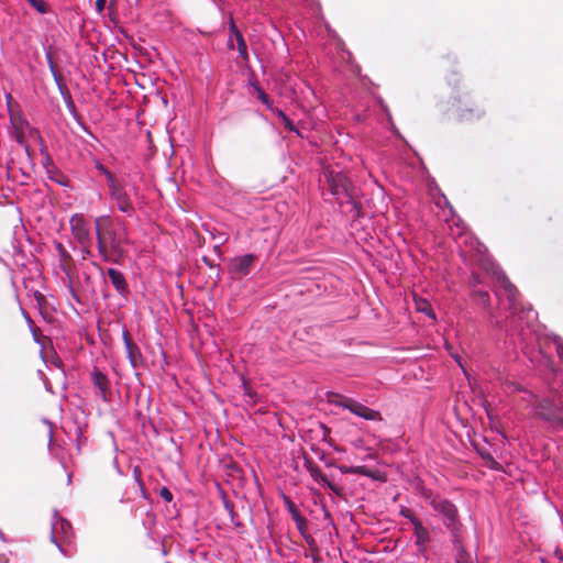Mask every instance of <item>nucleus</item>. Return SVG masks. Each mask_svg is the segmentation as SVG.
<instances>
[{"instance_id":"obj_1","label":"nucleus","mask_w":563,"mask_h":563,"mask_svg":"<svg viewBox=\"0 0 563 563\" xmlns=\"http://www.w3.org/2000/svg\"><path fill=\"white\" fill-rule=\"evenodd\" d=\"M495 295L510 311L511 323L518 331L522 342L531 340L533 335L532 323L537 319V312L531 307H523L519 299V292L505 273L495 264Z\"/></svg>"},{"instance_id":"obj_2","label":"nucleus","mask_w":563,"mask_h":563,"mask_svg":"<svg viewBox=\"0 0 563 563\" xmlns=\"http://www.w3.org/2000/svg\"><path fill=\"white\" fill-rule=\"evenodd\" d=\"M97 250L103 262L120 264L125 257L126 234L117 229L110 216H99L93 220Z\"/></svg>"},{"instance_id":"obj_3","label":"nucleus","mask_w":563,"mask_h":563,"mask_svg":"<svg viewBox=\"0 0 563 563\" xmlns=\"http://www.w3.org/2000/svg\"><path fill=\"white\" fill-rule=\"evenodd\" d=\"M514 390L522 393L521 399L533 407L534 413L543 420L553 431H563V390L552 398H539L538 395L523 388L520 384H512Z\"/></svg>"},{"instance_id":"obj_4","label":"nucleus","mask_w":563,"mask_h":563,"mask_svg":"<svg viewBox=\"0 0 563 563\" xmlns=\"http://www.w3.org/2000/svg\"><path fill=\"white\" fill-rule=\"evenodd\" d=\"M323 176L329 186L330 192L335 197V199L341 201L343 198H346L347 202L351 203L352 209L355 210L356 214H358L361 203L356 200L357 192L351 180L341 172H334L331 169H325Z\"/></svg>"},{"instance_id":"obj_5","label":"nucleus","mask_w":563,"mask_h":563,"mask_svg":"<svg viewBox=\"0 0 563 563\" xmlns=\"http://www.w3.org/2000/svg\"><path fill=\"white\" fill-rule=\"evenodd\" d=\"M433 509L443 516V521L446 528L452 532V534H456V532L462 531V525L457 517L456 507L446 499H433L432 500Z\"/></svg>"},{"instance_id":"obj_6","label":"nucleus","mask_w":563,"mask_h":563,"mask_svg":"<svg viewBox=\"0 0 563 563\" xmlns=\"http://www.w3.org/2000/svg\"><path fill=\"white\" fill-rule=\"evenodd\" d=\"M10 114V121L14 130V136L19 144L24 143L26 135L36 136L37 130L33 129L27 120H25L20 111V108H8Z\"/></svg>"},{"instance_id":"obj_7","label":"nucleus","mask_w":563,"mask_h":563,"mask_svg":"<svg viewBox=\"0 0 563 563\" xmlns=\"http://www.w3.org/2000/svg\"><path fill=\"white\" fill-rule=\"evenodd\" d=\"M70 232L78 244H88L92 241L90 228L85 217L80 213H75L69 220Z\"/></svg>"},{"instance_id":"obj_8","label":"nucleus","mask_w":563,"mask_h":563,"mask_svg":"<svg viewBox=\"0 0 563 563\" xmlns=\"http://www.w3.org/2000/svg\"><path fill=\"white\" fill-rule=\"evenodd\" d=\"M255 261L256 256L253 254L234 257L229 264V272L232 277L242 278L250 273Z\"/></svg>"},{"instance_id":"obj_9","label":"nucleus","mask_w":563,"mask_h":563,"mask_svg":"<svg viewBox=\"0 0 563 563\" xmlns=\"http://www.w3.org/2000/svg\"><path fill=\"white\" fill-rule=\"evenodd\" d=\"M73 527L69 521L64 518H58L52 525V536L54 542L60 547L62 542H68L71 538Z\"/></svg>"},{"instance_id":"obj_10","label":"nucleus","mask_w":563,"mask_h":563,"mask_svg":"<svg viewBox=\"0 0 563 563\" xmlns=\"http://www.w3.org/2000/svg\"><path fill=\"white\" fill-rule=\"evenodd\" d=\"M109 187L111 196L117 201L118 209L121 212L131 214L134 208L128 195L121 189L118 183H113V185H110Z\"/></svg>"},{"instance_id":"obj_11","label":"nucleus","mask_w":563,"mask_h":563,"mask_svg":"<svg viewBox=\"0 0 563 563\" xmlns=\"http://www.w3.org/2000/svg\"><path fill=\"white\" fill-rule=\"evenodd\" d=\"M91 379L95 387H97L100 391V396L104 401L110 399L111 390H110V380L106 374H103L97 367L91 372Z\"/></svg>"},{"instance_id":"obj_12","label":"nucleus","mask_w":563,"mask_h":563,"mask_svg":"<svg viewBox=\"0 0 563 563\" xmlns=\"http://www.w3.org/2000/svg\"><path fill=\"white\" fill-rule=\"evenodd\" d=\"M413 532L416 537V545L419 554L424 555L427 545L430 542V533L427 528L422 526L419 519L413 520Z\"/></svg>"},{"instance_id":"obj_13","label":"nucleus","mask_w":563,"mask_h":563,"mask_svg":"<svg viewBox=\"0 0 563 563\" xmlns=\"http://www.w3.org/2000/svg\"><path fill=\"white\" fill-rule=\"evenodd\" d=\"M349 405V410L366 420H382L380 412L373 410L355 400H344Z\"/></svg>"},{"instance_id":"obj_14","label":"nucleus","mask_w":563,"mask_h":563,"mask_svg":"<svg viewBox=\"0 0 563 563\" xmlns=\"http://www.w3.org/2000/svg\"><path fill=\"white\" fill-rule=\"evenodd\" d=\"M229 33H232V35H234L235 47L239 52V56L243 59V62H247L250 57L247 45L242 33L235 25L233 19H231L229 22Z\"/></svg>"},{"instance_id":"obj_15","label":"nucleus","mask_w":563,"mask_h":563,"mask_svg":"<svg viewBox=\"0 0 563 563\" xmlns=\"http://www.w3.org/2000/svg\"><path fill=\"white\" fill-rule=\"evenodd\" d=\"M123 341L131 365L137 367L142 362V354L139 346L133 342L128 331L123 332Z\"/></svg>"},{"instance_id":"obj_16","label":"nucleus","mask_w":563,"mask_h":563,"mask_svg":"<svg viewBox=\"0 0 563 563\" xmlns=\"http://www.w3.org/2000/svg\"><path fill=\"white\" fill-rule=\"evenodd\" d=\"M107 275L110 278L111 284L114 287V289L118 291V294L123 296L126 292H129V286H128L126 279L120 271H118L115 268H108Z\"/></svg>"},{"instance_id":"obj_17","label":"nucleus","mask_w":563,"mask_h":563,"mask_svg":"<svg viewBox=\"0 0 563 563\" xmlns=\"http://www.w3.org/2000/svg\"><path fill=\"white\" fill-rule=\"evenodd\" d=\"M55 247L59 256V266L62 271L66 275L70 276L75 268V263L71 255L67 252V250L64 247L62 243H56Z\"/></svg>"},{"instance_id":"obj_18","label":"nucleus","mask_w":563,"mask_h":563,"mask_svg":"<svg viewBox=\"0 0 563 563\" xmlns=\"http://www.w3.org/2000/svg\"><path fill=\"white\" fill-rule=\"evenodd\" d=\"M453 543L455 551V562L456 563H467L471 562L470 554L466 552L463 541H462V531L453 534Z\"/></svg>"},{"instance_id":"obj_19","label":"nucleus","mask_w":563,"mask_h":563,"mask_svg":"<svg viewBox=\"0 0 563 563\" xmlns=\"http://www.w3.org/2000/svg\"><path fill=\"white\" fill-rule=\"evenodd\" d=\"M472 298L475 305L481 308L487 309L489 307L490 296L488 290L484 289H473Z\"/></svg>"},{"instance_id":"obj_20","label":"nucleus","mask_w":563,"mask_h":563,"mask_svg":"<svg viewBox=\"0 0 563 563\" xmlns=\"http://www.w3.org/2000/svg\"><path fill=\"white\" fill-rule=\"evenodd\" d=\"M306 467H307L310 476L316 482L321 483L322 485L324 483H328V477L322 473L320 467L312 460H306Z\"/></svg>"},{"instance_id":"obj_21","label":"nucleus","mask_w":563,"mask_h":563,"mask_svg":"<svg viewBox=\"0 0 563 563\" xmlns=\"http://www.w3.org/2000/svg\"><path fill=\"white\" fill-rule=\"evenodd\" d=\"M249 93L256 98L265 106H268V95L261 88L257 82H250Z\"/></svg>"},{"instance_id":"obj_22","label":"nucleus","mask_w":563,"mask_h":563,"mask_svg":"<svg viewBox=\"0 0 563 563\" xmlns=\"http://www.w3.org/2000/svg\"><path fill=\"white\" fill-rule=\"evenodd\" d=\"M47 175L52 181H55L58 185L68 186V184H69L68 178L60 170H58L55 167L48 168Z\"/></svg>"},{"instance_id":"obj_23","label":"nucleus","mask_w":563,"mask_h":563,"mask_svg":"<svg viewBox=\"0 0 563 563\" xmlns=\"http://www.w3.org/2000/svg\"><path fill=\"white\" fill-rule=\"evenodd\" d=\"M344 400H352V399L349 397L342 396L340 394H336V393H330L328 395V401L330 404L349 409V405Z\"/></svg>"},{"instance_id":"obj_24","label":"nucleus","mask_w":563,"mask_h":563,"mask_svg":"<svg viewBox=\"0 0 563 563\" xmlns=\"http://www.w3.org/2000/svg\"><path fill=\"white\" fill-rule=\"evenodd\" d=\"M353 474H358V475L366 476V477H369L373 479L378 478V472L373 471L365 465L353 466Z\"/></svg>"},{"instance_id":"obj_25","label":"nucleus","mask_w":563,"mask_h":563,"mask_svg":"<svg viewBox=\"0 0 563 563\" xmlns=\"http://www.w3.org/2000/svg\"><path fill=\"white\" fill-rule=\"evenodd\" d=\"M283 500H284V504H285L287 510L289 511L292 520H296L297 518H299L301 516L297 506L292 503V500L288 496L284 495Z\"/></svg>"},{"instance_id":"obj_26","label":"nucleus","mask_w":563,"mask_h":563,"mask_svg":"<svg viewBox=\"0 0 563 563\" xmlns=\"http://www.w3.org/2000/svg\"><path fill=\"white\" fill-rule=\"evenodd\" d=\"M224 508L228 511L229 517H230L232 523L234 525V527L238 530L242 529L243 528V523L240 522L239 520H236V515H235V511H234L233 504L229 503L228 500H224Z\"/></svg>"},{"instance_id":"obj_27","label":"nucleus","mask_w":563,"mask_h":563,"mask_svg":"<svg viewBox=\"0 0 563 563\" xmlns=\"http://www.w3.org/2000/svg\"><path fill=\"white\" fill-rule=\"evenodd\" d=\"M27 2L38 13L45 14L49 10L48 4L44 0H27Z\"/></svg>"},{"instance_id":"obj_28","label":"nucleus","mask_w":563,"mask_h":563,"mask_svg":"<svg viewBox=\"0 0 563 563\" xmlns=\"http://www.w3.org/2000/svg\"><path fill=\"white\" fill-rule=\"evenodd\" d=\"M277 114L280 120V122L284 124V126L291 132H297V129L295 128L292 121L280 110L277 109Z\"/></svg>"},{"instance_id":"obj_29","label":"nucleus","mask_w":563,"mask_h":563,"mask_svg":"<svg viewBox=\"0 0 563 563\" xmlns=\"http://www.w3.org/2000/svg\"><path fill=\"white\" fill-rule=\"evenodd\" d=\"M294 521L301 536L308 532V521L303 516H300Z\"/></svg>"},{"instance_id":"obj_30","label":"nucleus","mask_w":563,"mask_h":563,"mask_svg":"<svg viewBox=\"0 0 563 563\" xmlns=\"http://www.w3.org/2000/svg\"><path fill=\"white\" fill-rule=\"evenodd\" d=\"M417 309L419 311L424 312V313L429 314L430 317L434 318V314H433L432 309H431L430 305L428 303V301H426V300L417 301Z\"/></svg>"},{"instance_id":"obj_31","label":"nucleus","mask_w":563,"mask_h":563,"mask_svg":"<svg viewBox=\"0 0 563 563\" xmlns=\"http://www.w3.org/2000/svg\"><path fill=\"white\" fill-rule=\"evenodd\" d=\"M552 341L556 347L558 356L563 361V340L559 335L553 334Z\"/></svg>"},{"instance_id":"obj_32","label":"nucleus","mask_w":563,"mask_h":563,"mask_svg":"<svg viewBox=\"0 0 563 563\" xmlns=\"http://www.w3.org/2000/svg\"><path fill=\"white\" fill-rule=\"evenodd\" d=\"M302 538L305 539V541L308 543V545L310 547L311 551L312 552H318V548H317V544H316V540L313 539V537L311 534H309L308 532L302 534Z\"/></svg>"},{"instance_id":"obj_33","label":"nucleus","mask_w":563,"mask_h":563,"mask_svg":"<svg viewBox=\"0 0 563 563\" xmlns=\"http://www.w3.org/2000/svg\"><path fill=\"white\" fill-rule=\"evenodd\" d=\"M79 245L81 247V257H82V260H86L88 256L91 255L92 241H89L88 244H79Z\"/></svg>"},{"instance_id":"obj_34","label":"nucleus","mask_w":563,"mask_h":563,"mask_svg":"<svg viewBox=\"0 0 563 563\" xmlns=\"http://www.w3.org/2000/svg\"><path fill=\"white\" fill-rule=\"evenodd\" d=\"M98 168L101 170V173H103L107 176L109 186L113 185V183H117L113 175L106 167H103L102 165H99Z\"/></svg>"},{"instance_id":"obj_35","label":"nucleus","mask_w":563,"mask_h":563,"mask_svg":"<svg viewBox=\"0 0 563 563\" xmlns=\"http://www.w3.org/2000/svg\"><path fill=\"white\" fill-rule=\"evenodd\" d=\"M159 495L162 498H164L168 503L173 500V494L170 493V490L167 487L161 488Z\"/></svg>"},{"instance_id":"obj_36","label":"nucleus","mask_w":563,"mask_h":563,"mask_svg":"<svg viewBox=\"0 0 563 563\" xmlns=\"http://www.w3.org/2000/svg\"><path fill=\"white\" fill-rule=\"evenodd\" d=\"M400 514H401L405 518L410 519V521H411L412 523H413V520H415V519H418L417 517H415V515H413L412 510H411V509H409V508H402V509L400 510Z\"/></svg>"},{"instance_id":"obj_37","label":"nucleus","mask_w":563,"mask_h":563,"mask_svg":"<svg viewBox=\"0 0 563 563\" xmlns=\"http://www.w3.org/2000/svg\"><path fill=\"white\" fill-rule=\"evenodd\" d=\"M46 59H47V64L49 66V69L52 71L53 76L55 77V79H57V74L55 70L54 62H53V58L49 53L46 54Z\"/></svg>"},{"instance_id":"obj_38","label":"nucleus","mask_w":563,"mask_h":563,"mask_svg":"<svg viewBox=\"0 0 563 563\" xmlns=\"http://www.w3.org/2000/svg\"><path fill=\"white\" fill-rule=\"evenodd\" d=\"M323 485L328 486L334 494L339 496L342 494V489L332 482H330L329 479L328 483H324Z\"/></svg>"},{"instance_id":"obj_39","label":"nucleus","mask_w":563,"mask_h":563,"mask_svg":"<svg viewBox=\"0 0 563 563\" xmlns=\"http://www.w3.org/2000/svg\"><path fill=\"white\" fill-rule=\"evenodd\" d=\"M227 47L230 51H233L235 48V40H234V35H232V33L229 34V37L227 41Z\"/></svg>"},{"instance_id":"obj_40","label":"nucleus","mask_w":563,"mask_h":563,"mask_svg":"<svg viewBox=\"0 0 563 563\" xmlns=\"http://www.w3.org/2000/svg\"><path fill=\"white\" fill-rule=\"evenodd\" d=\"M338 468L342 474H353V466L339 465Z\"/></svg>"},{"instance_id":"obj_41","label":"nucleus","mask_w":563,"mask_h":563,"mask_svg":"<svg viewBox=\"0 0 563 563\" xmlns=\"http://www.w3.org/2000/svg\"><path fill=\"white\" fill-rule=\"evenodd\" d=\"M51 363L58 368H62V366H63L62 360L55 354L52 356Z\"/></svg>"},{"instance_id":"obj_42","label":"nucleus","mask_w":563,"mask_h":563,"mask_svg":"<svg viewBox=\"0 0 563 563\" xmlns=\"http://www.w3.org/2000/svg\"><path fill=\"white\" fill-rule=\"evenodd\" d=\"M539 355H540L541 360L544 362V364L547 365V367L552 369L551 361L541 352V350L539 351Z\"/></svg>"},{"instance_id":"obj_43","label":"nucleus","mask_w":563,"mask_h":563,"mask_svg":"<svg viewBox=\"0 0 563 563\" xmlns=\"http://www.w3.org/2000/svg\"><path fill=\"white\" fill-rule=\"evenodd\" d=\"M107 0H96V8L98 12H102Z\"/></svg>"},{"instance_id":"obj_44","label":"nucleus","mask_w":563,"mask_h":563,"mask_svg":"<svg viewBox=\"0 0 563 563\" xmlns=\"http://www.w3.org/2000/svg\"><path fill=\"white\" fill-rule=\"evenodd\" d=\"M69 111H70L71 115H73L76 120H78L77 108L71 107V108H69Z\"/></svg>"},{"instance_id":"obj_45","label":"nucleus","mask_w":563,"mask_h":563,"mask_svg":"<svg viewBox=\"0 0 563 563\" xmlns=\"http://www.w3.org/2000/svg\"><path fill=\"white\" fill-rule=\"evenodd\" d=\"M486 412H487V418H488L489 422H492L493 421V413H492V411L489 409H486Z\"/></svg>"},{"instance_id":"obj_46","label":"nucleus","mask_w":563,"mask_h":563,"mask_svg":"<svg viewBox=\"0 0 563 563\" xmlns=\"http://www.w3.org/2000/svg\"><path fill=\"white\" fill-rule=\"evenodd\" d=\"M12 100V96L10 93L7 95V106H10V102Z\"/></svg>"},{"instance_id":"obj_47","label":"nucleus","mask_w":563,"mask_h":563,"mask_svg":"<svg viewBox=\"0 0 563 563\" xmlns=\"http://www.w3.org/2000/svg\"><path fill=\"white\" fill-rule=\"evenodd\" d=\"M495 471L503 470V467L495 461L494 464Z\"/></svg>"},{"instance_id":"obj_48","label":"nucleus","mask_w":563,"mask_h":563,"mask_svg":"<svg viewBox=\"0 0 563 563\" xmlns=\"http://www.w3.org/2000/svg\"><path fill=\"white\" fill-rule=\"evenodd\" d=\"M93 266H96L101 273H103V269L100 265H98L97 263H92Z\"/></svg>"},{"instance_id":"obj_49","label":"nucleus","mask_w":563,"mask_h":563,"mask_svg":"<svg viewBox=\"0 0 563 563\" xmlns=\"http://www.w3.org/2000/svg\"><path fill=\"white\" fill-rule=\"evenodd\" d=\"M245 391L249 394L250 397H253L252 391L249 389V387L245 386Z\"/></svg>"},{"instance_id":"obj_50","label":"nucleus","mask_w":563,"mask_h":563,"mask_svg":"<svg viewBox=\"0 0 563 563\" xmlns=\"http://www.w3.org/2000/svg\"><path fill=\"white\" fill-rule=\"evenodd\" d=\"M485 457H487L492 463H493V460H492V456L489 453H487L486 455H484Z\"/></svg>"},{"instance_id":"obj_51","label":"nucleus","mask_w":563,"mask_h":563,"mask_svg":"<svg viewBox=\"0 0 563 563\" xmlns=\"http://www.w3.org/2000/svg\"><path fill=\"white\" fill-rule=\"evenodd\" d=\"M495 431L498 432L500 434L501 438H505L504 433L503 432H499L496 428H495Z\"/></svg>"},{"instance_id":"obj_52","label":"nucleus","mask_w":563,"mask_h":563,"mask_svg":"<svg viewBox=\"0 0 563 563\" xmlns=\"http://www.w3.org/2000/svg\"><path fill=\"white\" fill-rule=\"evenodd\" d=\"M473 279H474V282H475V283H479V282L477 280V277H476V276H473Z\"/></svg>"}]
</instances>
